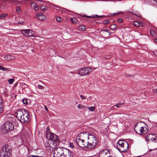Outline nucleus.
I'll return each instance as SVG.
<instances>
[{
    "mask_svg": "<svg viewBox=\"0 0 157 157\" xmlns=\"http://www.w3.org/2000/svg\"><path fill=\"white\" fill-rule=\"evenodd\" d=\"M15 115L18 121L22 123H27L29 121L30 116L28 112L25 109L17 110Z\"/></svg>",
    "mask_w": 157,
    "mask_h": 157,
    "instance_id": "obj_1",
    "label": "nucleus"
},
{
    "mask_svg": "<svg viewBox=\"0 0 157 157\" xmlns=\"http://www.w3.org/2000/svg\"><path fill=\"white\" fill-rule=\"evenodd\" d=\"M134 129L138 134L144 135L147 132L148 127L145 123L139 122L134 125Z\"/></svg>",
    "mask_w": 157,
    "mask_h": 157,
    "instance_id": "obj_2",
    "label": "nucleus"
},
{
    "mask_svg": "<svg viewBox=\"0 0 157 157\" xmlns=\"http://www.w3.org/2000/svg\"><path fill=\"white\" fill-rule=\"evenodd\" d=\"M13 148L11 145L6 144L3 145L0 151V157H11Z\"/></svg>",
    "mask_w": 157,
    "mask_h": 157,
    "instance_id": "obj_3",
    "label": "nucleus"
},
{
    "mask_svg": "<svg viewBox=\"0 0 157 157\" xmlns=\"http://www.w3.org/2000/svg\"><path fill=\"white\" fill-rule=\"evenodd\" d=\"M129 144L126 141L123 140H119L117 143L116 148L121 152H125L128 149Z\"/></svg>",
    "mask_w": 157,
    "mask_h": 157,
    "instance_id": "obj_4",
    "label": "nucleus"
},
{
    "mask_svg": "<svg viewBox=\"0 0 157 157\" xmlns=\"http://www.w3.org/2000/svg\"><path fill=\"white\" fill-rule=\"evenodd\" d=\"M88 140L89 141L87 142V148L92 149L97 147V140L95 136L90 134Z\"/></svg>",
    "mask_w": 157,
    "mask_h": 157,
    "instance_id": "obj_5",
    "label": "nucleus"
},
{
    "mask_svg": "<svg viewBox=\"0 0 157 157\" xmlns=\"http://www.w3.org/2000/svg\"><path fill=\"white\" fill-rule=\"evenodd\" d=\"M46 137L49 140L48 142L55 143V142H58V144H59V140L57 138V136L55 134L52 133L49 130L48 127H47L46 130Z\"/></svg>",
    "mask_w": 157,
    "mask_h": 157,
    "instance_id": "obj_6",
    "label": "nucleus"
},
{
    "mask_svg": "<svg viewBox=\"0 0 157 157\" xmlns=\"http://www.w3.org/2000/svg\"><path fill=\"white\" fill-rule=\"evenodd\" d=\"M59 145L57 141L55 142V143L54 142L53 143L48 142V143L45 144L46 150L50 153L53 151L54 152L55 150H56L58 147H57Z\"/></svg>",
    "mask_w": 157,
    "mask_h": 157,
    "instance_id": "obj_7",
    "label": "nucleus"
},
{
    "mask_svg": "<svg viewBox=\"0 0 157 157\" xmlns=\"http://www.w3.org/2000/svg\"><path fill=\"white\" fill-rule=\"evenodd\" d=\"M14 129L13 124L9 122H5L3 125V130L5 132L12 131Z\"/></svg>",
    "mask_w": 157,
    "mask_h": 157,
    "instance_id": "obj_8",
    "label": "nucleus"
},
{
    "mask_svg": "<svg viewBox=\"0 0 157 157\" xmlns=\"http://www.w3.org/2000/svg\"><path fill=\"white\" fill-rule=\"evenodd\" d=\"M92 69L86 67L81 69L78 71V74L81 76H84L89 74L92 71Z\"/></svg>",
    "mask_w": 157,
    "mask_h": 157,
    "instance_id": "obj_9",
    "label": "nucleus"
},
{
    "mask_svg": "<svg viewBox=\"0 0 157 157\" xmlns=\"http://www.w3.org/2000/svg\"><path fill=\"white\" fill-rule=\"evenodd\" d=\"M62 148V147L57 148L56 150H55L53 153V157H65L63 155V150Z\"/></svg>",
    "mask_w": 157,
    "mask_h": 157,
    "instance_id": "obj_10",
    "label": "nucleus"
},
{
    "mask_svg": "<svg viewBox=\"0 0 157 157\" xmlns=\"http://www.w3.org/2000/svg\"><path fill=\"white\" fill-rule=\"evenodd\" d=\"M146 140L147 143H150L151 141L157 142V137L155 134H149L147 136Z\"/></svg>",
    "mask_w": 157,
    "mask_h": 157,
    "instance_id": "obj_11",
    "label": "nucleus"
},
{
    "mask_svg": "<svg viewBox=\"0 0 157 157\" xmlns=\"http://www.w3.org/2000/svg\"><path fill=\"white\" fill-rule=\"evenodd\" d=\"M76 141L77 144L80 147L84 148L87 147L88 144L85 142V140L81 139L80 138H76Z\"/></svg>",
    "mask_w": 157,
    "mask_h": 157,
    "instance_id": "obj_12",
    "label": "nucleus"
},
{
    "mask_svg": "<svg viewBox=\"0 0 157 157\" xmlns=\"http://www.w3.org/2000/svg\"><path fill=\"white\" fill-rule=\"evenodd\" d=\"M20 32L24 36L26 37L32 36L34 35V32L31 29H21Z\"/></svg>",
    "mask_w": 157,
    "mask_h": 157,
    "instance_id": "obj_13",
    "label": "nucleus"
},
{
    "mask_svg": "<svg viewBox=\"0 0 157 157\" xmlns=\"http://www.w3.org/2000/svg\"><path fill=\"white\" fill-rule=\"evenodd\" d=\"M63 150V155L65 157H73V153L69 149L64 147L62 148Z\"/></svg>",
    "mask_w": 157,
    "mask_h": 157,
    "instance_id": "obj_14",
    "label": "nucleus"
},
{
    "mask_svg": "<svg viewBox=\"0 0 157 157\" xmlns=\"http://www.w3.org/2000/svg\"><path fill=\"white\" fill-rule=\"evenodd\" d=\"M89 137V135L88 133L86 132H81L78 134L76 138H80L81 139L85 140L87 138L88 139Z\"/></svg>",
    "mask_w": 157,
    "mask_h": 157,
    "instance_id": "obj_15",
    "label": "nucleus"
},
{
    "mask_svg": "<svg viewBox=\"0 0 157 157\" xmlns=\"http://www.w3.org/2000/svg\"><path fill=\"white\" fill-rule=\"evenodd\" d=\"M36 14L37 18L40 21H44L46 19V17L42 13H38Z\"/></svg>",
    "mask_w": 157,
    "mask_h": 157,
    "instance_id": "obj_16",
    "label": "nucleus"
},
{
    "mask_svg": "<svg viewBox=\"0 0 157 157\" xmlns=\"http://www.w3.org/2000/svg\"><path fill=\"white\" fill-rule=\"evenodd\" d=\"M133 25L136 27L143 26L145 25L144 23L140 21H134L133 22Z\"/></svg>",
    "mask_w": 157,
    "mask_h": 157,
    "instance_id": "obj_17",
    "label": "nucleus"
},
{
    "mask_svg": "<svg viewBox=\"0 0 157 157\" xmlns=\"http://www.w3.org/2000/svg\"><path fill=\"white\" fill-rule=\"evenodd\" d=\"M31 8H33L34 10L36 11L39 8V7L37 5L36 3L34 2H32L31 4Z\"/></svg>",
    "mask_w": 157,
    "mask_h": 157,
    "instance_id": "obj_18",
    "label": "nucleus"
},
{
    "mask_svg": "<svg viewBox=\"0 0 157 157\" xmlns=\"http://www.w3.org/2000/svg\"><path fill=\"white\" fill-rule=\"evenodd\" d=\"M20 87L21 88L22 90H23L25 88H28L29 86L25 83L21 82L20 83Z\"/></svg>",
    "mask_w": 157,
    "mask_h": 157,
    "instance_id": "obj_19",
    "label": "nucleus"
},
{
    "mask_svg": "<svg viewBox=\"0 0 157 157\" xmlns=\"http://www.w3.org/2000/svg\"><path fill=\"white\" fill-rule=\"evenodd\" d=\"M81 16L83 17H89V18H98L99 17H101V16H99V15H92L91 16H87L86 15H81Z\"/></svg>",
    "mask_w": 157,
    "mask_h": 157,
    "instance_id": "obj_20",
    "label": "nucleus"
},
{
    "mask_svg": "<svg viewBox=\"0 0 157 157\" xmlns=\"http://www.w3.org/2000/svg\"><path fill=\"white\" fill-rule=\"evenodd\" d=\"M148 4L152 5L155 4L157 2L155 0H146Z\"/></svg>",
    "mask_w": 157,
    "mask_h": 157,
    "instance_id": "obj_21",
    "label": "nucleus"
},
{
    "mask_svg": "<svg viewBox=\"0 0 157 157\" xmlns=\"http://www.w3.org/2000/svg\"><path fill=\"white\" fill-rule=\"evenodd\" d=\"M13 57V56H11L10 55H6L5 56L4 58L6 60H10L12 59V57Z\"/></svg>",
    "mask_w": 157,
    "mask_h": 157,
    "instance_id": "obj_22",
    "label": "nucleus"
},
{
    "mask_svg": "<svg viewBox=\"0 0 157 157\" xmlns=\"http://www.w3.org/2000/svg\"><path fill=\"white\" fill-rule=\"evenodd\" d=\"M79 29L81 31H84L86 29V27L84 25H81L79 26Z\"/></svg>",
    "mask_w": 157,
    "mask_h": 157,
    "instance_id": "obj_23",
    "label": "nucleus"
},
{
    "mask_svg": "<svg viewBox=\"0 0 157 157\" xmlns=\"http://www.w3.org/2000/svg\"><path fill=\"white\" fill-rule=\"evenodd\" d=\"M15 79L13 78H10L8 79V81L10 84H12L14 82Z\"/></svg>",
    "mask_w": 157,
    "mask_h": 157,
    "instance_id": "obj_24",
    "label": "nucleus"
},
{
    "mask_svg": "<svg viewBox=\"0 0 157 157\" xmlns=\"http://www.w3.org/2000/svg\"><path fill=\"white\" fill-rule=\"evenodd\" d=\"M87 109L90 111H94L95 110V108L93 106H90L88 107Z\"/></svg>",
    "mask_w": 157,
    "mask_h": 157,
    "instance_id": "obj_25",
    "label": "nucleus"
},
{
    "mask_svg": "<svg viewBox=\"0 0 157 157\" xmlns=\"http://www.w3.org/2000/svg\"><path fill=\"white\" fill-rule=\"evenodd\" d=\"M77 19L75 18H73L71 19V22L74 24H76L77 22Z\"/></svg>",
    "mask_w": 157,
    "mask_h": 157,
    "instance_id": "obj_26",
    "label": "nucleus"
},
{
    "mask_svg": "<svg viewBox=\"0 0 157 157\" xmlns=\"http://www.w3.org/2000/svg\"><path fill=\"white\" fill-rule=\"evenodd\" d=\"M151 34L153 36L155 37L156 36V33L153 30H151L150 31Z\"/></svg>",
    "mask_w": 157,
    "mask_h": 157,
    "instance_id": "obj_27",
    "label": "nucleus"
},
{
    "mask_svg": "<svg viewBox=\"0 0 157 157\" xmlns=\"http://www.w3.org/2000/svg\"><path fill=\"white\" fill-rule=\"evenodd\" d=\"M47 8L46 6H42L40 7V9L44 11L46 10H47Z\"/></svg>",
    "mask_w": 157,
    "mask_h": 157,
    "instance_id": "obj_28",
    "label": "nucleus"
},
{
    "mask_svg": "<svg viewBox=\"0 0 157 157\" xmlns=\"http://www.w3.org/2000/svg\"><path fill=\"white\" fill-rule=\"evenodd\" d=\"M16 10L18 13H21V10L19 6H17L16 8Z\"/></svg>",
    "mask_w": 157,
    "mask_h": 157,
    "instance_id": "obj_29",
    "label": "nucleus"
},
{
    "mask_svg": "<svg viewBox=\"0 0 157 157\" xmlns=\"http://www.w3.org/2000/svg\"><path fill=\"white\" fill-rule=\"evenodd\" d=\"M124 104V103H118L115 106L117 108H120L121 105H123Z\"/></svg>",
    "mask_w": 157,
    "mask_h": 157,
    "instance_id": "obj_30",
    "label": "nucleus"
},
{
    "mask_svg": "<svg viewBox=\"0 0 157 157\" xmlns=\"http://www.w3.org/2000/svg\"><path fill=\"white\" fill-rule=\"evenodd\" d=\"M6 16V15L5 14H1L0 16V19H3Z\"/></svg>",
    "mask_w": 157,
    "mask_h": 157,
    "instance_id": "obj_31",
    "label": "nucleus"
},
{
    "mask_svg": "<svg viewBox=\"0 0 157 157\" xmlns=\"http://www.w3.org/2000/svg\"><path fill=\"white\" fill-rule=\"evenodd\" d=\"M110 27L111 29L113 30L116 29V26L115 24H112L110 25Z\"/></svg>",
    "mask_w": 157,
    "mask_h": 157,
    "instance_id": "obj_32",
    "label": "nucleus"
},
{
    "mask_svg": "<svg viewBox=\"0 0 157 157\" xmlns=\"http://www.w3.org/2000/svg\"><path fill=\"white\" fill-rule=\"evenodd\" d=\"M2 103L0 104V113L3 111V107H2Z\"/></svg>",
    "mask_w": 157,
    "mask_h": 157,
    "instance_id": "obj_33",
    "label": "nucleus"
},
{
    "mask_svg": "<svg viewBox=\"0 0 157 157\" xmlns=\"http://www.w3.org/2000/svg\"><path fill=\"white\" fill-rule=\"evenodd\" d=\"M23 102L24 104L27 105L28 103V99L27 98H25L23 99Z\"/></svg>",
    "mask_w": 157,
    "mask_h": 157,
    "instance_id": "obj_34",
    "label": "nucleus"
},
{
    "mask_svg": "<svg viewBox=\"0 0 157 157\" xmlns=\"http://www.w3.org/2000/svg\"><path fill=\"white\" fill-rule=\"evenodd\" d=\"M56 20L58 22H60L62 21V19L60 17H57L56 18Z\"/></svg>",
    "mask_w": 157,
    "mask_h": 157,
    "instance_id": "obj_35",
    "label": "nucleus"
},
{
    "mask_svg": "<svg viewBox=\"0 0 157 157\" xmlns=\"http://www.w3.org/2000/svg\"><path fill=\"white\" fill-rule=\"evenodd\" d=\"M0 70H1L3 71H7V69L5 67H4L1 66H0Z\"/></svg>",
    "mask_w": 157,
    "mask_h": 157,
    "instance_id": "obj_36",
    "label": "nucleus"
},
{
    "mask_svg": "<svg viewBox=\"0 0 157 157\" xmlns=\"http://www.w3.org/2000/svg\"><path fill=\"white\" fill-rule=\"evenodd\" d=\"M109 32H110V31L109 30H108L107 29H105V30H101V32L104 33V32H107L108 33L109 35H110Z\"/></svg>",
    "mask_w": 157,
    "mask_h": 157,
    "instance_id": "obj_37",
    "label": "nucleus"
},
{
    "mask_svg": "<svg viewBox=\"0 0 157 157\" xmlns=\"http://www.w3.org/2000/svg\"><path fill=\"white\" fill-rule=\"evenodd\" d=\"M38 88L39 89H40V90H42L44 88V86H42L40 85H38Z\"/></svg>",
    "mask_w": 157,
    "mask_h": 157,
    "instance_id": "obj_38",
    "label": "nucleus"
},
{
    "mask_svg": "<svg viewBox=\"0 0 157 157\" xmlns=\"http://www.w3.org/2000/svg\"><path fill=\"white\" fill-rule=\"evenodd\" d=\"M84 106L81 104H79L78 105V107L79 109L83 108Z\"/></svg>",
    "mask_w": 157,
    "mask_h": 157,
    "instance_id": "obj_39",
    "label": "nucleus"
},
{
    "mask_svg": "<svg viewBox=\"0 0 157 157\" xmlns=\"http://www.w3.org/2000/svg\"><path fill=\"white\" fill-rule=\"evenodd\" d=\"M54 8L58 10V9H59L60 8V7L57 6L55 5L54 7Z\"/></svg>",
    "mask_w": 157,
    "mask_h": 157,
    "instance_id": "obj_40",
    "label": "nucleus"
},
{
    "mask_svg": "<svg viewBox=\"0 0 157 157\" xmlns=\"http://www.w3.org/2000/svg\"><path fill=\"white\" fill-rule=\"evenodd\" d=\"M153 91L154 94H157V89L153 90Z\"/></svg>",
    "mask_w": 157,
    "mask_h": 157,
    "instance_id": "obj_41",
    "label": "nucleus"
},
{
    "mask_svg": "<svg viewBox=\"0 0 157 157\" xmlns=\"http://www.w3.org/2000/svg\"><path fill=\"white\" fill-rule=\"evenodd\" d=\"M109 21L108 20H105L104 22V23L105 24H107L109 23Z\"/></svg>",
    "mask_w": 157,
    "mask_h": 157,
    "instance_id": "obj_42",
    "label": "nucleus"
},
{
    "mask_svg": "<svg viewBox=\"0 0 157 157\" xmlns=\"http://www.w3.org/2000/svg\"><path fill=\"white\" fill-rule=\"evenodd\" d=\"M122 19L121 18H119L118 20V23H121L122 21Z\"/></svg>",
    "mask_w": 157,
    "mask_h": 157,
    "instance_id": "obj_43",
    "label": "nucleus"
},
{
    "mask_svg": "<svg viewBox=\"0 0 157 157\" xmlns=\"http://www.w3.org/2000/svg\"><path fill=\"white\" fill-rule=\"evenodd\" d=\"M80 96L82 100L85 99V97L82 95H81Z\"/></svg>",
    "mask_w": 157,
    "mask_h": 157,
    "instance_id": "obj_44",
    "label": "nucleus"
},
{
    "mask_svg": "<svg viewBox=\"0 0 157 157\" xmlns=\"http://www.w3.org/2000/svg\"><path fill=\"white\" fill-rule=\"evenodd\" d=\"M154 113H155V114L156 115V117L157 118V111H155L154 112ZM156 127L157 128V123L156 124Z\"/></svg>",
    "mask_w": 157,
    "mask_h": 157,
    "instance_id": "obj_45",
    "label": "nucleus"
},
{
    "mask_svg": "<svg viewBox=\"0 0 157 157\" xmlns=\"http://www.w3.org/2000/svg\"><path fill=\"white\" fill-rule=\"evenodd\" d=\"M154 55L157 56V50L155 51L154 52Z\"/></svg>",
    "mask_w": 157,
    "mask_h": 157,
    "instance_id": "obj_46",
    "label": "nucleus"
},
{
    "mask_svg": "<svg viewBox=\"0 0 157 157\" xmlns=\"http://www.w3.org/2000/svg\"><path fill=\"white\" fill-rule=\"evenodd\" d=\"M44 108L48 112V109L47 107V106L46 105L44 106Z\"/></svg>",
    "mask_w": 157,
    "mask_h": 157,
    "instance_id": "obj_47",
    "label": "nucleus"
},
{
    "mask_svg": "<svg viewBox=\"0 0 157 157\" xmlns=\"http://www.w3.org/2000/svg\"><path fill=\"white\" fill-rule=\"evenodd\" d=\"M154 41L155 42L157 43V38H155L154 39Z\"/></svg>",
    "mask_w": 157,
    "mask_h": 157,
    "instance_id": "obj_48",
    "label": "nucleus"
},
{
    "mask_svg": "<svg viewBox=\"0 0 157 157\" xmlns=\"http://www.w3.org/2000/svg\"><path fill=\"white\" fill-rule=\"evenodd\" d=\"M29 156V157H33V155H30Z\"/></svg>",
    "mask_w": 157,
    "mask_h": 157,
    "instance_id": "obj_49",
    "label": "nucleus"
},
{
    "mask_svg": "<svg viewBox=\"0 0 157 157\" xmlns=\"http://www.w3.org/2000/svg\"><path fill=\"white\" fill-rule=\"evenodd\" d=\"M2 103V101L1 98H0V104Z\"/></svg>",
    "mask_w": 157,
    "mask_h": 157,
    "instance_id": "obj_50",
    "label": "nucleus"
},
{
    "mask_svg": "<svg viewBox=\"0 0 157 157\" xmlns=\"http://www.w3.org/2000/svg\"><path fill=\"white\" fill-rule=\"evenodd\" d=\"M33 157H39V156L38 155H33Z\"/></svg>",
    "mask_w": 157,
    "mask_h": 157,
    "instance_id": "obj_51",
    "label": "nucleus"
},
{
    "mask_svg": "<svg viewBox=\"0 0 157 157\" xmlns=\"http://www.w3.org/2000/svg\"><path fill=\"white\" fill-rule=\"evenodd\" d=\"M71 146V147L72 148H73V147H74V146L73 145H70Z\"/></svg>",
    "mask_w": 157,
    "mask_h": 157,
    "instance_id": "obj_52",
    "label": "nucleus"
},
{
    "mask_svg": "<svg viewBox=\"0 0 157 157\" xmlns=\"http://www.w3.org/2000/svg\"><path fill=\"white\" fill-rule=\"evenodd\" d=\"M117 14H118V13H113V15H117Z\"/></svg>",
    "mask_w": 157,
    "mask_h": 157,
    "instance_id": "obj_53",
    "label": "nucleus"
},
{
    "mask_svg": "<svg viewBox=\"0 0 157 157\" xmlns=\"http://www.w3.org/2000/svg\"><path fill=\"white\" fill-rule=\"evenodd\" d=\"M2 8H0V11H2Z\"/></svg>",
    "mask_w": 157,
    "mask_h": 157,
    "instance_id": "obj_54",
    "label": "nucleus"
},
{
    "mask_svg": "<svg viewBox=\"0 0 157 157\" xmlns=\"http://www.w3.org/2000/svg\"><path fill=\"white\" fill-rule=\"evenodd\" d=\"M39 81V82H42V83H43V82L42 81H40V80Z\"/></svg>",
    "mask_w": 157,
    "mask_h": 157,
    "instance_id": "obj_55",
    "label": "nucleus"
},
{
    "mask_svg": "<svg viewBox=\"0 0 157 157\" xmlns=\"http://www.w3.org/2000/svg\"><path fill=\"white\" fill-rule=\"evenodd\" d=\"M9 0L10 1H12L11 0Z\"/></svg>",
    "mask_w": 157,
    "mask_h": 157,
    "instance_id": "obj_56",
    "label": "nucleus"
},
{
    "mask_svg": "<svg viewBox=\"0 0 157 157\" xmlns=\"http://www.w3.org/2000/svg\"><path fill=\"white\" fill-rule=\"evenodd\" d=\"M121 13H124V12H121Z\"/></svg>",
    "mask_w": 157,
    "mask_h": 157,
    "instance_id": "obj_57",
    "label": "nucleus"
},
{
    "mask_svg": "<svg viewBox=\"0 0 157 157\" xmlns=\"http://www.w3.org/2000/svg\"><path fill=\"white\" fill-rule=\"evenodd\" d=\"M68 10V11H69V10Z\"/></svg>",
    "mask_w": 157,
    "mask_h": 157,
    "instance_id": "obj_58",
    "label": "nucleus"
},
{
    "mask_svg": "<svg viewBox=\"0 0 157 157\" xmlns=\"http://www.w3.org/2000/svg\"><path fill=\"white\" fill-rule=\"evenodd\" d=\"M26 157H29V156H27Z\"/></svg>",
    "mask_w": 157,
    "mask_h": 157,
    "instance_id": "obj_59",
    "label": "nucleus"
}]
</instances>
